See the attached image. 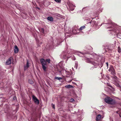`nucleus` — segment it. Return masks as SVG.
<instances>
[{
  "label": "nucleus",
  "instance_id": "obj_1",
  "mask_svg": "<svg viewBox=\"0 0 121 121\" xmlns=\"http://www.w3.org/2000/svg\"><path fill=\"white\" fill-rule=\"evenodd\" d=\"M85 59L86 61V62L91 63L94 66V67L95 68H97L99 63V61L98 59L97 60H94L92 59L87 58H86Z\"/></svg>",
  "mask_w": 121,
  "mask_h": 121
},
{
  "label": "nucleus",
  "instance_id": "obj_2",
  "mask_svg": "<svg viewBox=\"0 0 121 121\" xmlns=\"http://www.w3.org/2000/svg\"><path fill=\"white\" fill-rule=\"evenodd\" d=\"M41 63L42 65V68L44 71H46V69L47 67V65L46 62L48 63H50V59H47L45 60L43 59H41L40 60Z\"/></svg>",
  "mask_w": 121,
  "mask_h": 121
},
{
  "label": "nucleus",
  "instance_id": "obj_3",
  "mask_svg": "<svg viewBox=\"0 0 121 121\" xmlns=\"http://www.w3.org/2000/svg\"><path fill=\"white\" fill-rule=\"evenodd\" d=\"M104 100L105 102L109 104H113L115 103V100L108 97H106L104 99Z\"/></svg>",
  "mask_w": 121,
  "mask_h": 121
},
{
  "label": "nucleus",
  "instance_id": "obj_4",
  "mask_svg": "<svg viewBox=\"0 0 121 121\" xmlns=\"http://www.w3.org/2000/svg\"><path fill=\"white\" fill-rule=\"evenodd\" d=\"M109 72H111V73L114 75L115 74V71L113 67L112 66H110L109 69L108 70Z\"/></svg>",
  "mask_w": 121,
  "mask_h": 121
},
{
  "label": "nucleus",
  "instance_id": "obj_5",
  "mask_svg": "<svg viewBox=\"0 0 121 121\" xmlns=\"http://www.w3.org/2000/svg\"><path fill=\"white\" fill-rule=\"evenodd\" d=\"M32 99L35 103L37 104H39V100L34 95L32 96Z\"/></svg>",
  "mask_w": 121,
  "mask_h": 121
},
{
  "label": "nucleus",
  "instance_id": "obj_6",
  "mask_svg": "<svg viewBox=\"0 0 121 121\" xmlns=\"http://www.w3.org/2000/svg\"><path fill=\"white\" fill-rule=\"evenodd\" d=\"M69 9L70 10L72 11L74 10V7H75L74 5L71 4H69Z\"/></svg>",
  "mask_w": 121,
  "mask_h": 121
},
{
  "label": "nucleus",
  "instance_id": "obj_7",
  "mask_svg": "<svg viewBox=\"0 0 121 121\" xmlns=\"http://www.w3.org/2000/svg\"><path fill=\"white\" fill-rule=\"evenodd\" d=\"M14 52L15 53H17L18 52L19 50L17 45H15L14 47Z\"/></svg>",
  "mask_w": 121,
  "mask_h": 121
},
{
  "label": "nucleus",
  "instance_id": "obj_8",
  "mask_svg": "<svg viewBox=\"0 0 121 121\" xmlns=\"http://www.w3.org/2000/svg\"><path fill=\"white\" fill-rule=\"evenodd\" d=\"M11 58H9L6 61V64L7 65H10L11 64Z\"/></svg>",
  "mask_w": 121,
  "mask_h": 121
},
{
  "label": "nucleus",
  "instance_id": "obj_9",
  "mask_svg": "<svg viewBox=\"0 0 121 121\" xmlns=\"http://www.w3.org/2000/svg\"><path fill=\"white\" fill-rule=\"evenodd\" d=\"M76 54L80 57H82L84 55L85 53L81 52H77Z\"/></svg>",
  "mask_w": 121,
  "mask_h": 121
},
{
  "label": "nucleus",
  "instance_id": "obj_10",
  "mask_svg": "<svg viewBox=\"0 0 121 121\" xmlns=\"http://www.w3.org/2000/svg\"><path fill=\"white\" fill-rule=\"evenodd\" d=\"M88 23H91L93 26H96L97 25L96 22L95 21H93L91 22L90 21V22Z\"/></svg>",
  "mask_w": 121,
  "mask_h": 121
},
{
  "label": "nucleus",
  "instance_id": "obj_11",
  "mask_svg": "<svg viewBox=\"0 0 121 121\" xmlns=\"http://www.w3.org/2000/svg\"><path fill=\"white\" fill-rule=\"evenodd\" d=\"M109 31H111V33L112 34L116 32L117 31L114 28L112 30H109Z\"/></svg>",
  "mask_w": 121,
  "mask_h": 121
},
{
  "label": "nucleus",
  "instance_id": "obj_12",
  "mask_svg": "<svg viewBox=\"0 0 121 121\" xmlns=\"http://www.w3.org/2000/svg\"><path fill=\"white\" fill-rule=\"evenodd\" d=\"M101 115L100 114H99L96 117V120L97 121L101 119Z\"/></svg>",
  "mask_w": 121,
  "mask_h": 121
},
{
  "label": "nucleus",
  "instance_id": "obj_13",
  "mask_svg": "<svg viewBox=\"0 0 121 121\" xmlns=\"http://www.w3.org/2000/svg\"><path fill=\"white\" fill-rule=\"evenodd\" d=\"M85 27V26H82L79 29H78L77 28H76V30H82L84 29Z\"/></svg>",
  "mask_w": 121,
  "mask_h": 121
},
{
  "label": "nucleus",
  "instance_id": "obj_14",
  "mask_svg": "<svg viewBox=\"0 0 121 121\" xmlns=\"http://www.w3.org/2000/svg\"><path fill=\"white\" fill-rule=\"evenodd\" d=\"M47 19L48 20L52 22L53 20V18L52 17H47Z\"/></svg>",
  "mask_w": 121,
  "mask_h": 121
},
{
  "label": "nucleus",
  "instance_id": "obj_15",
  "mask_svg": "<svg viewBox=\"0 0 121 121\" xmlns=\"http://www.w3.org/2000/svg\"><path fill=\"white\" fill-rule=\"evenodd\" d=\"M29 65L28 64V61L27 60V63L26 64V66H24V69L25 70L27 68H28L29 67Z\"/></svg>",
  "mask_w": 121,
  "mask_h": 121
},
{
  "label": "nucleus",
  "instance_id": "obj_16",
  "mask_svg": "<svg viewBox=\"0 0 121 121\" xmlns=\"http://www.w3.org/2000/svg\"><path fill=\"white\" fill-rule=\"evenodd\" d=\"M78 65V62L77 61H76L75 63V65H74V67L76 68V69H77Z\"/></svg>",
  "mask_w": 121,
  "mask_h": 121
},
{
  "label": "nucleus",
  "instance_id": "obj_17",
  "mask_svg": "<svg viewBox=\"0 0 121 121\" xmlns=\"http://www.w3.org/2000/svg\"><path fill=\"white\" fill-rule=\"evenodd\" d=\"M117 36L118 38L121 39V33H119L117 35Z\"/></svg>",
  "mask_w": 121,
  "mask_h": 121
},
{
  "label": "nucleus",
  "instance_id": "obj_18",
  "mask_svg": "<svg viewBox=\"0 0 121 121\" xmlns=\"http://www.w3.org/2000/svg\"><path fill=\"white\" fill-rule=\"evenodd\" d=\"M55 79H58V80H60L62 79V78L60 77H55Z\"/></svg>",
  "mask_w": 121,
  "mask_h": 121
},
{
  "label": "nucleus",
  "instance_id": "obj_19",
  "mask_svg": "<svg viewBox=\"0 0 121 121\" xmlns=\"http://www.w3.org/2000/svg\"><path fill=\"white\" fill-rule=\"evenodd\" d=\"M118 51L119 53L121 52V48L119 46L118 47Z\"/></svg>",
  "mask_w": 121,
  "mask_h": 121
},
{
  "label": "nucleus",
  "instance_id": "obj_20",
  "mask_svg": "<svg viewBox=\"0 0 121 121\" xmlns=\"http://www.w3.org/2000/svg\"><path fill=\"white\" fill-rule=\"evenodd\" d=\"M28 82L29 83L31 84H32L33 83V81L30 79H29L28 80Z\"/></svg>",
  "mask_w": 121,
  "mask_h": 121
},
{
  "label": "nucleus",
  "instance_id": "obj_21",
  "mask_svg": "<svg viewBox=\"0 0 121 121\" xmlns=\"http://www.w3.org/2000/svg\"><path fill=\"white\" fill-rule=\"evenodd\" d=\"M55 1L59 3H60L61 0H54Z\"/></svg>",
  "mask_w": 121,
  "mask_h": 121
},
{
  "label": "nucleus",
  "instance_id": "obj_22",
  "mask_svg": "<svg viewBox=\"0 0 121 121\" xmlns=\"http://www.w3.org/2000/svg\"><path fill=\"white\" fill-rule=\"evenodd\" d=\"M105 83L108 86H109L111 87H112V86L110 85L109 84V83Z\"/></svg>",
  "mask_w": 121,
  "mask_h": 121
},
{
  "label": "nucleus",
  "instance_id": "obj_23",
  "mask_svg": "<svg viewBox=\"0 0 121 121\" xmlns=\"http://www.w3.org/2000/svg\"><path fill=\"white\" fill-rule=\"evenodd\" d=\"M71 85H66L65 86V87L68 88H70L71 87Z\"/></svg>",
  "mask_w": 121,
  "mask_h": 121
},
{
  "label": "nucleus",
  "instance_id": "obj_24",
  "mask_svg": "<svg viewBox=\"0 0 121 121\" xmlns=\"http://www.w3.org/2000/svg\"><path fill=\"white\" fill-rule=\"evenodd\" d=\"M68 57L67 55L66 56L64 55L63 56V58L64 59H66V58H68Z\"/></svg>",
  "mask_w": 121,
  "mask_h": 121
},
{
  "label": "nucleus",
  "instance_id": "obj_25",
  "mask_svg": "<svg viewBox=\"0 0 121 121\" xmlns=\"http://www.w3.org/2000/svg\"><path fill=\"white\" fill-rule=\"evenodd\" d=\"M41 31L42 33H44V29L43 28H41Z\"/></svg>",
  "mask_w": 121,
  "mask_h": 121
},
{
  "label": "nucleus",
  "instance_id": "obj_26",
  "mask_svg": "<svg viewBox=\"0 0 121 121\" xmlns=\"http://www.w3.org/2000/svg\"><path fill=\"white\" fill-rule=\"evenodd\" d=\"M52 107L54 108H55V107L54 104H52Z\"/></svg>",
  "mask_w": 121,
  "mask_h": 121
},
{
  "label": "nucleus",
  "instance_id": "obj_27",
  "mask_svg": "<svg viewBox=\"0 0 121 121\" xmlns=\"http://www.w3.org/2000/svg\"><path fill=\"white\" fill-rule=\"evenodd\" d=\"M70 101L72 102L74 101V100L73 99L71 98L70 99Z\"/></svg>",
  "mask_w": 121,
  "mask_h": 121
},
{
  "label": "nucleus",
  "instance_id": "obj_28",
  "mask_svg": "<svg viewBox=\"0 0 121 121\" xmlns=\"http://www.w3.org/2000/svg\"><path fill=\"white\" fill-rule=\"evenodd\" d=\"M99 57V56H98L96 55L94 57V59H96L95 58H98V59Z\"/></svg>",
  "mask_w": 121,
  "mask_h": 121
},
{
  "label": "nucleus",
  "instance_id": "obj_29",
  "mask_svg": "<svg viewBox=\"0 0 121 121\" xmlns=\"http://www.w3.org/2000/svg\"><path fill=\"white\" fill-rule=\"evenodd\" d=\"M106 64L107 65V66L108 67V62H106Z\"/></svg>",
  "mask_w": 121,
  "mask_h": 121
},
{
  "label": "nucleus",
  "instance_id": "obj_30",
  "mask_svg": "<svg viewBox=\"0 0 121 121\" xmlns=\"http://www.w3.org/2000/svg\"><path fill=\"white\" fill-rule=\"evenodd\" d=\"M116 86L118 87H119L120 86L118 84H117Z\"/></svg>",
  "mask_w": 121,
  "mask_h": 121
},
{
  "label": "nucleus",
  "instance_id": "obj_31",
  "mask_svg": "<svg viewBox=\"0 0 121 121\" xmlns=\"http://www.w3.org/2000/svg\"><path fill=\"white\" fill-rule=\"evenodd\" d=\"M106 78H107L108 79H109V77L108 76H106Z\"/></svg>",
  "mask_w": 121,
  "mask_h": 121
},
{
  "label": "nucleus",
  "instance_id": "obj_32",
  "mask_svg": "<svg viewBox=\"0 0 121 121\" xmlns=\"http://www.w3.org/2000/svg\"><path fill=\"white\" fill-rule=\"evenodd\" d=\"M112 26H110L109 27H107V28H112Z\"/></svg>",
  "mask_w": 121,
  "mask_h": 121
},
{
  "label": "nucleus",
  "instance_id": "obj_33",
  "mask_svg": "<svg viewBox=\"0 0 121 121\" xmlns=\"http://www.w3.org/2000/svg\"><path fill=\"white\" fill-rule=\"evenodd\" d=\"M119 116L120 117H121V112H120V113L119 114Z\"/></svg>",
  "mask_w": 121,
  "mask_h": 121
},
{
  "label": "nucleus",
  "instance_id": "obj_34",
  "mask_svg": "<svg viewBox=\"0 0 121 121\" xmlns=\"http://www.w3.org/2000/svg\"><path fill=\"white\" fill-rule=\"evenodd\" d=\"M67 74H69V72H68L67 73Z\"/></svg>",
  "mask_w": 121,
  "mask_h": 121
},
{
  "label": "nucleus",
  "instance_id": "obj_35",
  "mask_svg": "<svg viewBox=\"0 0 121 121\" xmlns=\"http://www.w3.org/2000/svg\"><path fill=\"white\" fill-rule=\"evenodd\" d=\"M23 18H26V17L25 18V17H23Z\"/></svg>",
  "mask_w": 121,
  "mask_h": 121
},
{
  "label": "nucleus",
  "instance_id": "obj_36",
  "mask_svg": "<svg viewBox=\"0 0 121 121\" xmlns=\"http://www.w3.org/2000/svg\"><path fill=\"white\" fill-rule=\"evenodd\" d=\"M112 25V24H111Z\"/></svg>",
  "mask_w": 121,
  "mask_h": 121
},
{
  "label": "nucleus",
  "instance_id": "obj_37",
  "mask_svg": "<svg viewBox=\"0 0 121 121\" xmlns=\"http://www.w3.org/2000/svg\"><path fill=\"white\" fill-rule=\"evenodd\" d=\"M102 10L101 11V12H102Z\"/></svg>",
  "mask_w": 121,
  "mask_h": 121
}]
</instances>
